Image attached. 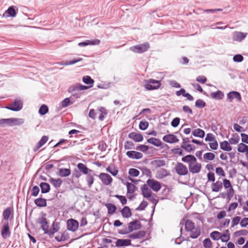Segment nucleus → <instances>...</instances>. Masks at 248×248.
I'll use <instances>...</instances> for the list:
<instances>
[{
	"label": "nucleus",
	"instance_id": "obj_1",
	"mask_svg": "<svg viewBox=\"0 0 248 248\" xmlns=\"http://www.w3.org/2000/svg\"><path fill=\"white\" fill-rule=\"evenodd\" d=\"M146 83L144 85L147 90H155L158 89L161 86L160 81L150 78L145 80Z\"/></svg>",
	"mask_w": 248,
	"mask_h": 248
},
{
	"label": "nucleus",
	"instance_id": "obj_2",
	"mask_svg": "<svg viewBox=\"0 0 248 248\" xmlns=\"http://www.w3.org/2000/svg\"><path fill=\"white\" fill-rule=\"evenodd\" d=\"M150 47V45L148 42L132 46L130 50L136 53H142L147 51Z\"/></svg>",
	"mask_w": 248,
	"mask_h": 248
},
{
	"label": "nucleus",
	"instance_id": "obj_3",
	"mask_svg": "<svg viewBox=\"0 0 248 248\" xmlns=\"http://www.w3.org/2000/svg\"><path fill=\"white\" fill-rule=\"evenodd\" d=\"M23 108V102L19 99H16L14 102L5 107V108L14 111H18Z\"/></svg>",
	"mask_w": 248,
	"mask_h": 248
},
{
	"label": "nucleus",
	"instance_id": "obj_4",
	"mask_svg": "<svg viewBox=\"0 0 248 248\" xmlns=\"http://www.w3.org/2000/svg\"><path fill=\"white\" fill-rule=\"evenodd\" d=\"M148 186L155 192H158L161 188V183L153 179H149L146 181Z\"/></svg>",
	"mask_w": 248,
	"mask_h": 248
},
{
	"label": "nucleus",
	"instance_id": "obj_5",
	"mask_svg": "<svg viewBox=\"0 0 248 248\" xmlns=\"http://www.w3.org/2000/svg\"><path fill=\"white\" fill-rule=\"evenodd\" d=\"M175 170L176 173L179 175H186L188 173V169L186 166L182 163L178 162L175 166Z\"/></svg>",
	"mask_w": 248,
	"mask_h": 248
},
{
	"label": "nucleus",
	"instance_id": "obj_6",
	"mask_svg": "<svg viewBox=\"0 0 248 248\" xmlns=\"http://www.w3.org/2000/svg\"><path fill=\"white\" fill-rule=\"evenodd\" d=\"M161 157H157L150 162V165L151 166L153 170L166 166V161L164 159H161Z\"/></svg>",
	"mask_w": 248,
	"mask_h": 248
},
{
	"label": "nucleus",
	"instance_id": "obj_7",
	"mask_svg": "<svg viewBox=\"0 0 248 248\" xmlns=\"http://www.w3.org/2000/svg\"><path fill=\"white\" fill-rule=\"evenodd\" d=\"M79 226L78 222L74 219H69L67 221V229L73 232H76Z\"/></svg>",
	"mask_w": 248,
	"mask_h": 248
},
{
	"label": "nucleus",
	"instance_id": "obj_8",
	"mask_svg": "<svg viewBox=\"0 0 248 248\" xmlns=\"http://www.w3.org/2000/svg\"><path fill=\"white\" fill-rule=\"evenodd\" d=\"M46 214H43V216L42 217H39L37 219V222L40 224L41 229L44 231L46 232L47 230V229H48V222L47 221V219L46 217Z\"/></svg>",
	"mask_w": 248,
	"mask_h": 248
},
{
	"label": "nucleus",
	"instance_id": "obj_9",
	"mask_svg": "<svg viewBox=\"0 0 248 248\" xmlns=\"http://www.w3.org/2000/svg\"><path fill=\"white\" fill-rule=\"evenodd\" d=\"M98 177L105 185H109L112 183V178L108 173L101 172Z\"/></svg>",
	"mask_w": 248,
	"mask_h": 248
},
{
	"label": "nucleus",
	"instance_id": "obj_10",
	"mask_svg": "<svg viewBox=\"0 0 248 248\" xmlns=\"http://www.w3.org/2000/svg\"><path fill=\"white\" fill-rule=\"evenodd\" d=\"M1 235L3 238L6 239L11 235L9 223L8 222L5 223L2 227Z\"/></svg>",
	"mask_w": 248,
	"mask_h": 248
},
{
	"label": "nucleus",
	"instance_id": "obj_11",
	"mask_svg": "<svg viewBox=\"0 0 248 248\" xmlns=\"http://www.w3.org/2000/svg\"><path fill=\"white\" fill-rule=\"evenodd\" d=\"M163 140L167 143H173L179 141L177 137L172 134H169L163 137Z\"/></svg>",
	"mask_w": 248,
	"mask_h": 248
},
{
	"label": "nucleus",
	"instance_id": "obj_12",
	"mask_svg": "<svg viewBox=\"0 0 248 248\" xmlns=\"http://www.w3.org/2000/svg\"><path fill=\"white\" fill-rule=\"evenodd\" d=\"M126 155L129 158L133 159H140L143 157L142 153L135 151H127Z\"/></svg>",
	"mask_w": 248,
	"mask_h": 248
},
{
	"label": "nucleus",
	"instance_id": "obj_13",
	"mask_svg": "<svg viewBox=\"0 0 248 248\" xmlns=\"http://www.w3.org/2000/svg\"><path fill=\"white\" fill-rule=\"evenodd\" d=\"M188 168L189 171L193 173H199L202 168V165L199 163H196L193 165H191V163L188 164Z\"/></svg>",
	"mask_w": 248,
	"mask_h": 248
},
{
	"label": "nucleus",
	"instance_id": "obj_14",
	"mask_svg": "<svg viewBox=\"0 0 248 248\" xmlns=\"http://www.w3.org/2000/svg\"><path fill=\"white\" fill-rule=\"evenodd\" d=\"M137 223H138L137 221H132L129 222L128 224V230L126 228L124 230H119L118 232L119 233L121 234H125L132 232L133 231H135V229L133 228L132 226L135 225Z\"/></svg>",
	"mask_w": 248,
	"mask_h": 248
},
{
	"label": "nucleus",
	"instance_id": "obj_15",
	"mask_svg": "<svg viewBox=\"0 0 248 248\" xmlns=\"http://www.w3.org/2000/svg\"><path fill=\"white\" fill-rule=\"evenodd\" d=\"M128 138L133 140L135 142H141L143 140V137L140 133L131 132L128 134Z\"/></svg>",
	"mask_w": 248,
	"mask_h": 248
},
{
	"label": "nucleus",
	"instance_id": "obj_16",
	"mask_svg": "<svg viewBox=\"0 0 248 248\" xmlns=\"http://www.w3.org/2000/svg\"><path fill=\"white\" fill-rule=\"evenodd\" d=\"M170 173L165 169L158 170L155 174V178L157 179H162L170 175Z\"/></svg>",
	"mask_w": 248,
	"mask_h": 248
},
{
	"label": "nucleus",
	"instance_id": "obj_17",
	"mask_svg": "<svg viewBox=\"0 0 248 248\" xmlns=\"http://www.w3.org/2000/svg\"><path fill=\"white\" fill-rule=\"evenodd\" d=\"M227 97L228 99H229L231 101L234 98L236 99L238 101L241 100V94L237 91H232L229 92L227 94Z\"/></svg>",
	"mask_w": 248,
	"mask_h": 248
},
{
	"label": "nucleus",
	"instance_id": "obj_18",
	"mask_svg": "<svg viewBox=\"0 0 248 248\" xmlns=\"http://www.w3.org/2000/svg\"><path fill=\"white\" fill-rule=\"evenodd\" d=\"M77 168L78 170L84 174H88V173L93 172L92 170L88 168L86 165L82 163H78L77 165Z\"/></svg>",
	"mask_w": 248,
	"mask_h": 248
},
{
	"label": "nucleus",
	"instance_id": "obj_19",
	"mask_svg": "<svg viewBox=\"0 0 248 248\" xmlns=\"http://www.w3.org/2000/svg\"><path fill=\"white\" fill-rule=\"evenodd\" d=\"M148 185L146 184H144L141 187V191L142 195L143 197L147 198H149L150 196L152 194V191L148 188Z\"/></svg>",
	"mask_w": 248,
	"mask_h": 248
},
{
	"label": "nucleus",
	"instance_id": "obj_20",
	"mask_svg": "<svg viewBox=\"0 0 248 248\" xmlns=\"http://www.w3.org/2000/svg\"><path fill=\"white\" fill-rule=\"evenodd\" d=\"M115 244L117 247L128 246L131 245V241L130 239H118Z\"/></svg>",
	"mask_w": 248,
	"mask_h": 248
},
{
	"label": "nucleus",
	"instance_id": "obj_21",
	"mask_svg": "<svg viewBox=\"0 0 248 248\" xmlns=\"http://www.w3.org/2000/svg\"><path fill=\"white\" fill-rule=\"evenodd\" d=\"M247 36V33L240 31H235L233 36V40L234 41L241 42L244 40Z\"/></svg>",
	"mask_w": 248,
	"mask_h": 248
},
{
	"label": "nucleus",
	"instance_id": "obj_22",
	"mask_svg": "<svg viewBox=\"0 0 248 248\" xmlns=\"http://www.w3.org/2000/svg\"><path fill=\"white\" fill-rule=\"evenodd\" d=\"M222 183L220 181H217L212 184L211 188L213 192H217L222 188Z\"/></svg>",
	"mask_w": 248,
	"mask_h": 248
},
{
	"label": "nucleus",
	"instance_id": "obj_23",
	"mask_svg": "<svg viewBox=\"0 0 248 248\" xmlns=\"http://www.w3.org/2000/svg\"><path fill=\"white\" fill-rule=\"evenodd\" d=\"M17 12L13 6H10L5 12L3 16L7 17H15Z\"/></svg>",
	"mask_w": 248,
	"mask_h": 248
},
{
	"label": "nucleus",
	"instance_id": "obj_24",
	"mask_svg": "<svg viewBox=\"0 0 248 248\" xmlns=\"http://www.w3.org/2000/svg\"><path fill=\"white\" fill-rule=\"evenodd\" d=\"M71 171L70 169L60 168L58 170V175L62 177H66L71 174Z\"/></svg>",
	"mask_w": 248,
	"mask_h": 248
},
{
	"label": "nucleus",
	"instance_id": "obj_25",
	"mask_svg": "<svg viewBox=\"0 0 248 248\" xmlns=\"http://www.w3.org/2000/svg\"><path fill=\"white\" fill-rule=\"evenodd\" d=\"M24 123V120L22 118H10V126L20 125Z\"/></svg>",
	"mask_w": 248,
	"mask_h": 248
},
{
	"label": "nucleus",
	"instance_id": "obj_26",
	"mask_svg": "<svg viewBox=\"0 0 248 248\" xmlns=\"http://www.w3.org/2000/svg\"><path fill=\"white\" fill-rule=\"evenodd\" d=\"M146 235V232L145 231L141 230L137 232L133 233L130 234L128 236L132 239H140L144 237Z\"/></svg>",
	"mask_w": 248,
	"mask_h": 248
},
{
	"label": "nucleus",
	"instance_id": "obj_27",
	"mask_svg": "<svg viewBox=\"0 0 248 248\" xmlns=\"http://www.w3.org/2000/svg\"><path fill=\"white\" fill-rule=\"evenodd\" d=\"M34 203L39 207H44L47 205L46 200L41 197L36 199L34 200Z\"/></svg>",
	"mask_w": 248,
	"mask_h": 248
},
{
	"label": "nucleus",
	"instance_id": "obj_28",
	"mask_svg": "<svg viewBox=\"0 0 248 248\" xmlns=\"http://www.w3.org/2000/svg\"><path fill=\"white\" fill-rule=\"evenodd\" d=\"M210 96L217 100H220L223 99L224 96V93L220 90L215 92H212L210 94Z\"/></svg>",
	"mask_w": 248,
	"mask_h": 248
},
{
	"label": "nucleus",
	"instance_id": "obj_29",
	"mask_svg": "<svg viewBox=\"0 0 248 248\" xmlns=\"http://www.w3.org/2000/svg\"><path fill=\"white\" fill-rule=\"evenodd\" d=\"M228 141L224 140L220 143V148L223 151L230 152L232 150V147Z\"/></svg>",
	"mask_w": 248,
	"mask_h": 248
},
{
	"label": "nucleus",
	"instance_id": "obj_30",
	"mask_svg": "<svg viewBox=\"0 0 248 248\" xmlns=\"http://www.w3.org/2000/svg\"><path fill=\"white\" fill-rule=\"evenodd\" d=\"M40 187L42 194L47 193L50 190V185L46 182H41L40 184Z\"/></svg>",
	"mask_w": 248,
	"mask_h": 248
},
{
	"label": "nucleus",
	"instance_id": "obj_31",
	"mask_svg": "<svg viewBox=\"0 0 248 248\" xmlns=\"http://www.w3.org/2000/svg\"><path fill=\"white\" fill-rule=\"evenodd\" d=\"M49 181L56 188H59L62 183V181L60 178L55 179L51 177Z\"/></svg>",
	"mask_w": 248,
	"mask_h": 248
},
{
	"label": "nucleus",
	"instance_id": "obj_32",
	"mask_svg": "<svg viewBox=\"0 0 248 248\" xmlns=\"http://www.w3.org/2000/svg\"><path fill=\"white\" fill-rule=\"evenodd\" d=\"M120 212L124 217L128 218L132 216L131 210L128 206H124Z\"/></svg>",
	"mask_w": 248,
	"mask_h": 248
},
{
	"label": "nucleus",
	"instance_id": "obj_33",
	"mask_svg": "<svg viewBox=\"0 0 248 248\" xmlns=\"http://www.w3.org/2000/svg\"><path fill=\"white\" fill-rule=\"evenodd\" d=\"M147 142L156 147H160L162 145V142L159 139L155 138H151L148 139L147 140Z\"/></svg>",
	"mask_w": 248,
	"mask_h": 248
},
{
	"label": "nucleus",
	"instance_id": "obj_34",
	"mask_svg": "<svg viewBox=\"0 0 248 248\" xmlns=\"http://www.w3.org/2000/svg\"><path fill=\"white\" fill-rule=\"evenodd\" d=\"M185 229L186 232L192 231L195 229V224L191 220L187 219L185 223Z\"/></svg>",
	"mask_w": 248,
	"mask_h": 248
},
{
	"label": "nucleus",
	"instance_id": "obj_35",
	"mask_svg": "<svg viewBox=\"0 0 248 248\" xmlns=\"http://www.w3.org/2000/svg\"><path fill=\"white\" fill-rule=\"evenodd\" d=\"M105 205L108 209V214H113L117 209L116 205L111 203H106Z\"/></svg>",
	"mask_w": 248,
	"mask_h": 248
},
{
	"label": "nucleus",
	"instance_id": "obj_36",
	"mask_svg": "<svg viewBox=\"0 0 248 248\" xmlns=\"http://www.w3.org/2000/svg\"><path fill=\"white\" fill-rule=\"evenodd\" d=\"M201 231L200 227L195 228L192 231H190V237L192 239L197 238L201 234Z\"/></svg>",
	"mask_w": 248,
	"mask_h": 248
},
{
	"label": "nucleus",
	"instance_id": "obj_37",
	"mask_svg": "<svg viewBox=\"0 0 248 248\" xmlns=\"http://www.w3.org/2000/svg\"><path fill=\"white\" fill-rule=\"evenodd\" d=\"M74 101V100L72 102L71 101L70 97H66L60 103V108H66L68 106L72 105Z\"/></svg>",
	"mask_w": 248,
	"mask_h": 248
},
{
	"label": "nucleus",
	"instance_id": "obj_38",
	"mask_svg": "<svg viewBox=\"0 0 248 248\" xmlns=\"http://www.w3.org/2000/svg\"><path fill=\"white\" fill-rule=\"evenodd\" d=\"M127 187V193L131 194L134 193L137 189V187L131 183L126 182L125 183Z\"/></svg>",
	"mask_w": 248,
	"mask_h": 248
},
{
	"label": "nucleus",
	"instance_id": "obj_39",
	"mask_svg": "<svg viewBox=\"0 0 248 248\" xmlns=\"http://www.w3.org/2000/svg\"><path fill=\"white\" fill-rule=\"evenodd\" d=\"M192 135L196 137L203 138L205 136V132L200 128H197L192 131Z\"/></svg>",
	"mask_w": 248,
	"mask_h": 248
},
{
	"label": "nucleus",
	"instance_id": "obj_40",
	"mask_svg": "<svg viewBox=\"0 0 248 248\" xmlns=\"http://www.w3.org/2000/svg\"><path fill=\"white\" fill-rule=\"evenodd\" d=\"M222 236V233L217 231H213L210 234V237L214 240H218L220 239Z\"/></svg>",
	"mask_w": 248,
	"mask_h": 248
},
{
	"label": "nucleus",
	"instance_id": "obj_41",
	"mask_svg": "<svg viewBox=\"0 0 248 248\" xmlns=\"http://www.w3.org/2000/svg\"><path fill=\"white\" fill-rule=\"evenodd\" d=\"M90 173L91 172L88 173V174H86L87 176L86 177V180L89 187H91L94 180L93 177L94 174H91Z\"/></svg>",
	"mask_w": 248,
	"mask_h": 248
},
{
	"label": "nucleus",
	"instance_id": "obj_42",
	"mask_svg": "<svg viewBox=\"0 0 248 248\" xmlns=\"http://www.w3.org/2000/svg\"><path fill=\"white\" fill-rule=\"evenodd\" d=\"M240 140V137L237 134H233L232 137L229 140V142L231 144H236Z\"/></svg>",
	"mask_w": 248,
	"mask_h": 248
},
{
	"label": "nucleus",
	"instance_id": "obj_43",
	"mask_svg": "<svg viewBox=\"0 0 248 248\" xmlns=\"http://www.w3.org/2000/svg\"><path fill=\"white\" fill-rule=\"evenodd\" d=\"M99 111H100V114L99 115L98 119L100 121H102L104 120L105 117L107 116L108 113L105 108L102 107L99 108Z\"/></svg>",
	"mask_w": 248,
	"mask_h": 248
},
{
	"label": "nucleus",
	"instance_id": "obj_44",
	"mask_svg": "<svg viewBox=\"0 0 248 248\" xmlns=\"http://www.w3.org/2000/svg\"><path fill=\"white\" fill-rule=\"evenodd\" d=\"M11 211L12 209L10 207H8L3 210L2 216L4 220H8L11 214Z\"/></svg>",
	"mask_w": 248,
	"mask_h": 248
},
{
	"label": "nucleus",
	"instance_id": "obj_45",
	"mask_svg": "<svg viewBox=\"0 0 248 248\" xmlns=\"http://www.w3.org/2000/svg\"><path fill=\"white\" fill-rule=\"evenodd\" d=\"M48 112V107L45 105L43 104L41 106L40 108L39 109L38 113L41 116H43L46 114Z\"/></svg>",
	"mask_w": 248,
	"mask_h": 248
},
{
	"label": "nucleus",
	"instance_id": "obj_46",
	"mask_svg": "<svg viewBox=\"0 0 248 248\" xmlns=\"http://www.w3.org/2000/svg\"><path fill=\"white\" fill-rule=\"evenodd\" d=\"M82 60V59L81 58H75L71 61H66L63 63H61V64L63 65H72V64H74L78 62H80Z\"/></svg>",
	"mask_w": 248,
	"mask_h": 248
},
{
	"label": "nucleus",
	"instance_id": "obj_47",
	"mask_svg": "<svg viewBox=\"0 0 248 248\" xmlns=\"http://www.w3.org/2000/svg\"><path fill=\"white\" fill-rule=\"evenodd\" d=\"M82 81L86 84L93 86L94 80L93 79L89 76H85L82 78Z\"/></svg>",
	"mask_w": 248,
	"mask_h": 248
},
{
	"label": "nucleus",
	"instance_id": "obj_48",
	"mask_svg": "<svg viewBox=\"0 0 248 248\" xmlns=\"http://www.w3.org/2000/svg\"><path fill=\"white\" fill-rule=\"evenodd\" d=\"M181 147L188 152H191L195 149L194 145L189 144L187 145L182 144L181 145Z\"/></svg>",
	"mask_w": 248,
	"mask_h": 248
},
{
	"label": "nucleus",
	"instance_id": "obj_49",
	"mask_svg": "<svg viewBox=\"0 0 248 248\" xmlns=\"http://www.w3.org/2000/svg\"><path fill=\"white\" fill-rule=\"evenodd\" d=\"M195 106L196 107L202 108L206 106V103L202 99H197L195 102Z\"/></svg>",
	"mask_w": 248,
	"mask_h": 248
},
{
	"label": "nucleus",
	"instance_id": "obj_50",
	"mask_svg": "<svg viewBox=\"0 0 248 248\" xmlns=\"http://www.w3.org/2000/svg\"><path fill=\"white\" fill-rule=\"evenodd\" d=\"M248 145H247L244 143H240L238 144L237 151L239 153H245L246 149Z\"/></svg>",
	"mask_w": 248,
	"mask_h": 248
},
{
	"label": "nucleus",
	"instance_id": "obj_51",
	"mask_svg": "<svg viewBox=\"0 0 248 248\" xmlns=\"http://www.w3.org/2000/svg\"><path fill=\"white\" fill-rule=\"evenodd\" d=\"M69 238L68 233L65 234V233H63L62 234L61 237L59 236H55V239L58 242H62L65 240H67Z\"/></svg>",
	"mask_w": 248,
	"mask_h": 248
},
{
	"label": "nucleus",
	"instance_id": "obj_52",
	"mask_svg": "<svg viewBox=\"0 0 248 248\" xmlns=\"http://www.w3.org/2000/svg\"><path fill=\"white\" fill-rule=\"evenodd\" d=\"M140 171L136 169L131 168L129 170V175L132 177H137L140 174Z\"/></svg>",
	"mask_w": 248,
	"mask_h": 248
},
{
	"label": "nucleus",
	"instance_id": "obj_53",
	"mask_svg": "<svg viewBox=\"0 0 248 248\" xmlns=\"http://www.w3.org/2000/svg\"><path fill=\"white\" fill-rule=\"evenodd\" d=\"M147 199H148L152 203L155 204V205L153 207V210H152V214H151V216H153V214L154 213V212H155V206L158 203V200H156L155 199L154 196H152V194L151 195V196H150V197L149 198H147Z\"/></svg>",
	"mask_w": 248,
	"mask_h": 248
},
{
	"label": "nucleus",
	"instance_id": "obj_54",
	"mask_svg": "<svg viewBox=\"0 0 248 248\" xmlns=\"http://www.w3.org/2000/svg\"><path fill=\"white\" fill-rule=\"evenodd\" d=\"M203 158L206 160L211 161L215 159V155L211 152L206 153L203 155Z\"/></svg>",
	"mask_w": 248,
	"mask_h": 248
},
{
	"label": "nucleus",
	"instance_id": "obj_55",
	"mask_svg": "<svg viewBox=\"0 0 248 248\" xmlns=\"http://www.w3.org/2000/svg\"><path fill=\"white\" fill-rule=\"evenodd\" d=\"M135 149L143 153H146L149 149V147L146 145L141 144L137 146Z\"/></svg>",
	"mask_w": 248,
	"mask_h": 248
},
{
	"label": "nucleus",
	"instance_id": "obj_56",
	"mask_svg": "<svg viewBox=\"0 0 248 248\" xmlns=\"http://www.w3.org/2000/svg\"><path fill=\"white\" fill-rule=\"evenodd\" d=\"M106 170L114 176H116L118 173V170L115 167L112 169L110 166H108Z\"/></svg>",
	"mask_w": 248,
	"mask_h": 248
},
{
	"label": "nucleus",
	"instance_id": "obj_57",
	"mask_svg": "<svg viewBox=\"0 0 248 248\" xmlns=\"http://www.w3.org/2000/svg\"><path fill=\"white\" fill-rule=\"evenodd\" d=\"M149 126V123L147 121H141L139 124V128L141 130H145L147 129Z\"/></svg>",
	"mask_w": 248,
	"mask_h": 248
},
{
	"label": "nucleus",
	"instance_id": "obj_58",
	"mask_svg": "<svg viewBox=\"0 0 248 248\" xmlns=\"http://www.w3.org/2000/svg\"><path fill=\"white\" fill-rule=\"evenodd\" d=\"M148 203L147 202L143 200L140 203L139 206L136 209L137 211H142L145 209V208L147 206Z\"/></svg>",
	"mask_w": 248,
	"mask_h": 248
},
{
	"label": "nucleus",
	"instance_id": "obj_59",
	"mask_svg": "<svg viewBox=\"0 0 248 248\" xmlns=\"http://www.w3.org/2000/svg\"><path fill=\"white\" fill-rule=\"evenodd\" d=\"M67 91L69 93H73L77 91H79L78 83L69 87Z\"/></svg>",
	"mask_w": 248,
	"mask_h": 248
},
{
	"label": "nucleus",
	"instance_id": "obj_60",
	"mask_svg": "<svg viewBox=\"0 0 248 248\" xmlns=\"http://www.w3.org/2000/svg\"><path fill=\"white\" fill-rule=\"evenodd\" d=\"M40 191L39 187L37 186H33L31 190V195L33 197H36Z\"/></svg>",
	"mask_w": 248,
	"mask_h": 248
},
{
	"label": "nucleus",
	"instance_id": "obj_61",
	"mask_svg": "<svg viewBox=\"0 0 248 248\" xmlns=\"http://www.w3.org/2000/svg\"><path fill=\"white\" fill-rule=\"evenodd\" d=\"M140 170L142 171L143 174L146 175L147 177H152V171L146 167H143Z\"/></svg>",
	"mask_w": 248,
	"mask_h": 248
},
{
	"label": "nucleus",
	"instance_id": "obj_62",
	"mask_svg": "<svg viewBox=\"0 0 248 248\" xmlns=\"http://www.w3.org/2000/svg\"><path fill=\"white\" fill-rule=\"evenodd\" d=\"M114 197L120 201L122 205H124L127 203V199L124 196L115 195Z\"/></svg>",
	"mask_w": 248,
	"mask_h": 248
},
{
	"label": "nucleus",
	"instance_id": "obj_63",
	"mask_svg": "<svg viewBox=\"0 0 248 248\" xmlns=\"http://www.w3.org/2000/svg\"><path fill=\"white\" fill-rule=\"evenodd\" d=\"M244 60V57L241 54H236L233 57V61L234 62H240Z\"/></svg>",
	"mask_w": 248,
	"mask_h": 248
},
{
	"label": "nucleus",
	"instance_id": "obj_64",
	"mask_svg": "<svg viewBox=\"0 0 248 248\" xmlns=\"http://www.w3.org/2000/svg\"><path fill=\"white\" fill-rule=\"evenodd\" d=\"M203 244L205 248H211L212 242L209 238H205L203 241Z\"/></svg>",
	"mask_w": 248,
	"mask_h": 248
}]
</instances>
